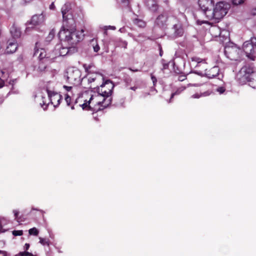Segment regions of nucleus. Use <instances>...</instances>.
Wrapping results in <instances>:
<instances>
[{
    "label": "nucleus",
    "mask_w": 256,
    "mask_h": 256,
    "mask_svg": "<svg viewBox=\"0 0 256 256\" xmlns=\"http://www.w3.org/2000/svg\"><path fill=\"white\" fill-rule=\"evenodd\" d=\"M100 89L98 88V92L96 94L102 110L108 106L111 102L110 96L112 94L114 84L111 81L106 80L100 85Z\"/></svg>",
    "instance_id": "1"
},
{
    "label": "nucleus",
    "mask_w": 256,
    "mask_h": 256,
    "mask_svg": "<svg viewBox=\"0 0 256 256\" xmlns=\"http://www.w3.org/2000/svg\"><path fill=\"white\" fill-rule=\"evenodd\" d=\"M228 12L226 6L223 2L216 4L213 10H211L206 12V16L208 19L214 20L218 21L222 18Z\"/></svg>",
    "instance_id": "2"
},
{
    "label": "nucleus",
    "mask_w": 256,
    "mask_h": 256,
    "mask_svg": "<svg viewBox=\"0 0 256 256\" xmlns=\"http://www.w3.org/2000/svg\"><path fill=\"white\" fill-rule=\"evenodd\" d=\"M50 88H51L50 87H48L47 88L48 99H46L42 96V98L43 99L42 104L40 103L44 110L46 109L47 106L49 104L50 102L54 107L58 106L60 104L62 100L61 95L58 92L51 90Z\"/></svg>",
    "instance_id": "3"
},
{
    "label": "nucleus",
    "mask_w": 256,
    "mask_h": 256,
    "mask_svg": "<svg viewBox=\"0 0 256 256\" xmlns=\"http://www.w3.org/2000/svg\"><path fill=\"white\" fill-rule=\"evenodd\" d=\"M238 75L246 80L250 86L256 88V72H253L250 68L244 66L240 70Z\"/></svg>",
    "instance_id": "4"
},
{
    "label": "nucleus",
    "mask_w": 256,
    "mask_h": 256,
    "mask_svg": "<svg viewBox=\"0 0 256 256\" xmlns=\"http://www.w3.org/2000/svg\"><path fill=\"white\" fill-rule=\"evenodd\" d=\"M246 56L252 60L256 57V38L253 37L250 40L245 42L242 46Z\"/></svg>",
    "instance_id": "5"
},
{
    "label": "nucleus",
    "mask_w": 256,
    "mask_h": 256,
    "mask_svg": "<svg viewBox=\"0 0 256 256\" xmlns=\"http://www.w3.org/2000/svg\"><path fill=\"white\" fill-rule=\"evenodd\" d=\"M242 53L241 50L233 43H230L225 46L224 54L231 60H238Z\"/></svg>",
    "instance_id": "6"
},
{
    "label": "nucleus",
    "mask_w": 256,
    "mask_h": 256,
    "mask_svg": "<svg viewBox=\"0 0 256 256\" xmlns=\"http://www.w3.org/2000/svg\"><path fill=\"white\" fill-rule=\"evenodd\" d=\"M80 106L83 110L98 111L102 110L98 103L96 94L90 96L88 100H86Z\"/></svg>",
    "instance_id": "7"
},
{
    "label": "nucleus",
    "mask_w": 256,
    "mask_h": 256,
    "mask_svg": "<svg viewBox=\"0 0 256 256\" xmlns=\"http://www.w3.org/2000/svg\"><path fill=\"white\" fill-rule=\"evenodd\" d=\"M80 72L78 68L71 67L67 69L66 74L65 76L69 83L75 84L80 82Z\"/></svg>",
    "instance_id": "8"
},
{
    "label": "nucleus",
    "mask_w": 256,
    "mask_h": 256,
    "mask_svg": "<svg viewBox=\"0 0 256 256\" xmlns=\"http://www.w3.org/2000/svg\"><path fill=\"white\" fill-rule=\"evenodd\" d=\"M74 50V48H68V47H63L60 44H58L56 46L54 49L53 51L54 56L52 58H54L60 56H64L69 54H71V50Z\"/></svg>",
    "instance_id": "9"
},
{
    "label": "nucleus",
    "mask_w": 256,
    "mask_h": 256,
    "mask_svg": "<svg viewBox=\"0 0 256 256\" xmlns=\"http://www.w3.org/2000/svg\"><path fill=\"white\" fill-rule=\"evenodd\" d=\"M219 68L217 66H214L209 70L206 69L204 72H195L200 76H205L209 78H212L217 76L219 74Z\"/></svg>",
    "instance_id": "10"
},
{
    "label": "nucleus",
    "mask_w": 256,
    "mask_h": 256,
    "mask_svg": "<svg viewBox=\"0 0 256 256\" xmlns=\"http://www.w3.org/2000/svg\"><path fill=\"white\" fill-rule=\"evenodd\" d=\"M84 32V30H82L80 32L74 30L72 36L70 38V40L68 43L73 46L82 40L84 36V34H83Z\"/></svg>",
    "instance_id": "11"
},
{
    "label": "nucleus",
    "mask_w": 256,
    "mask_h": 256,
    "mask_svg": "<svg viewBox=\"0 0 256 256\" xmlns=\"http://www.w3.org/2000/svg\"><path fill=\"white\" fill-rule=\"evenodd\" d=\"M172 30V34H171V36L173 38L181 36L184 34V28L182 24L179 22L174 24Z\"/></svg>",
    "instance_id": "12"
},
{
    "label": "nucleus",
    "mask_w": 256,
    "mask_h": 256,
    "mask_svg": "<svg viewBox=\"0 0 256 256\" xmlns=\"http://www.w3.org/2000/svg\"><path fill=\"white\" fill-rule=\"evenodd\" d=\"M74 30H69L68 29H62L58 32V37L62 40L67 42L68 43L71 36Z\"/></svg>",
    "instance_id": "13"
},
{
    "label": "nucleus",
    "mask_w": 256,
    "mask_h": 256,
    "mask_svg": "<svg viewBox=\"0 0 256 256\" xmlns=\"http://www.w3.org/2000/svg\"><path fill=\"white\" fill-rule=\"evenodd\" d=\"M198 4L206 16V12L210 10V8L213 6L214 1L213 0H198Z\"/></svg>",
    "instance_id": "14"
},
{
    "label": "nucleus",
    "mask_w": 256,
    "mask_h": 256,
    "mask_svg": "<svg viewBox=\"0 0 256 256\" xmlns=\"http://www.w3.org/2000/svg\"><path fill=\"white\" fill-rule=\"evenodd\" d=\"M34 56H37L40 61H44L48 62L50 58V56H48V54H46V50L43 48H34Z\"/></svg>",
    "instance_id": "15"
},
{
    "label": "nucleus",
    "mask_w": 256,
    "mask_h": 256,
    "mask_svg": "<svg viewBox=\"0 0 256 256\" xmlns=\"http://www.w3.org/2000/svg\"><path fill=\"white\" fill-rule=\"evenodd\" d=\"M45 18L42 14L34 15L31 19L30 24L34 26L40 25L44 23Z\"/></svg>",
    "instance_id": "16"
},
{
    "label": "nucleus",
    "mask_w": 256,
    "mask_h": 256,
    "mask_svg": "<svg viewBox=\"0 0 256 256\" xmlns=\"http://www.w3.org/2000/svg\"><path fill=\"white\" fill-rule=\"evenodd\" d=\"M88 80L89 84H90L94 81H100L101 80H103L104 77L100 73L96 72L94 74H90L89 73L88 74Z\"/></svg>",
    "instance_id": "17"
},
{
    "label": "nucleus",
    "mask_w": 256,
    "mask_h": 256,
    "mask_svg": "<svg viewBox=\"0 0 256 256\" xmlns=\"http://www.w3.org/2000/svg\"><path fill=\"white\" fill-rule=\"evenodd\" d=\"M18 48V44L15 40H10L8 41V45L6 48V52L8 54H12Z\"/></svg>",
    "instance_id": "18"
},
{
    "label": "nucleus",
    "mask_w": 256,
    "mask_h": 256,
    "mask_svg": "<svg viewBox=\"0 0 256 256\" xmlns=\"http://www.w3.org/2000/svg\"><path fill=\"white\" fill-rule=\"evenodd\" d=\"M10 34L14 38H18L21 35V32L19 28L14 24L10 30Z\"/></svg>",
    "instance_id": "19"
},
{
    "label": "nucleus",
    "mask_w": 256,
    "mask_h": 256,
    "mask_svg": "<svg viewBox=\"0 0 256 256\" xmlns=\"http://www.w3.org/2000/svg\"><path fill=\"white\" fill-rule=\"evenodd\" d=\"M70 10V6L68 4H64L62 8L61 11L64 20H66L68 18V13Z\"/></svg>",
    "instance_id": "20"
},
{
    "label": "nucleus",
    "mask_w": 256,
    "mask_h": 256,
    "mask_svg": "<svg viewBox=\"0 0 256 256\" xmlns=\"http://www.w3.org/2000/svg\"><path fill=\"white\" fill-rule=\"evenodd\" d=\"M167 20V16L165 14H160L156 18V22L160 26H162Z\"/></svg>",
    "instance_id": "21"
},
{
    "label": "nucleus",
    "mask_w": 256,
    "mask_h": 256,
    "mask_svg": "<svg viewBox=\"0 0 256 256\" xmlns=\"http://www.w3.org/2000/svg\"><path fill=\"white\" fill-rule=\"evenodd\" d=\"M48 62L44 61H40L38 63V65L36 68V70L40 72H44L46 68V62Z\"/></svg>",
    "instance_id": "22"
},
{
    "label": "nucleus",
    "mask_w": 256,
    "mask_h": 256,
    "mask_svg": "<svg viewBox=\"0 0 256 256\" xmlns=\"http://www.w3.org/2000/svg\"><path fill=\"white\" fill-rule=\"evenodd\" d=\"M192 62H194L198 63V64L196 66H198L202 65V67L204 68L206 66V64L203 62V60L200 58L198 57H193L192 58Z\"/></svg>",
    "instance_id": "23"
},
{
    "label": "nucleus",
    "mask_w": 256,
    "mask_h": 256,
    "mask_svg": "<svg viewBox=\"0 0 256 256\" xmlns=\"http://www.w3.org/2000/svg\"><path fill=\"white\" fill-rule=\"evenodd\" d=\"M210 94V93L208 92H200V93H196L194 94H192L190 98H199L202 96H206Z\"/></svg>",
    "instance_id": "24"
},
{
    "label": "nucleus",
    "mask_w": 256,
    "mask_h": 256,
    "mask_svg": "<svg viewBox=\"0 0 256 256\" xmlns=\"http://www.w3.org/2000/svg\"><path fill=\"white\" fill-rule=\"evenodd\" d=\"M134 23L140 28H143L145 26V22L140 20L136 19L134 21Z\"/></svg>",
    "instance_id": "25"
},
{
    "label": "nucleus",
    "mask_w": 256,
    "mask_h": 256,
    "mask_svg": "<svg viewBox=\"0 0 256 256\" xmlns=\"http://www.w3.org/2000/svg\"><path fill=\"white\" fill-rule=\"evenodd\" d=\"M28 233L30 235L37 236L39 233V232L36 228H33L28 230Z\"/></svg>",
    "instance_id": "26"
},
{
    "label": "nucleus",
    "mask_w": 256,
    "mask_h": 256,
    "mask_svg": "<svg viewBox=\"0 0 256 256\" xmlns=\"http://www.w3.org/2000/svg\"><path fill=\"white\" fill-rule=\"evenodd\" d=\"M185 89H186L185 86H182V87L179 88L175 92L172 93V94L170 99H172L174 96L176 95V94H180Z\"/></svg>",
    "instance_id": "27"
},
{
    "label": "nucleus",
    "mask_w": 256,
    "mask_h": 256,
    "mask_svg": "<svg viewBox=\"0 0 256 256\" xmlns=\"http://www.w3.org/2000/svg\"><path fill=\"white\" fill-rule=\"evenodd\" d=\"M40 239V243L42 245H49V241L48 240L42 238L41 237L39 238Z\"/></svg>",
    "instance_id": "28"
},
{
    "label": "nucleus",
    "mask_w": 256,
    "mask_h": 256,
    "mask_svg": "<svg viewBox=\"0 0 256 256\" xmlns=\"http://www.w3.org/2000/svg\"><path fill=\"white\" fill-rule=\"evenodd\" d=\"M128 45V43L122 40H120L119 44H118V46L122 47L124 48H126Z\"/></svg>",
    "instance_id": "29"
},
{
    "label": "nucleus",
    "mask_w": 256,
    "mask_h": 256,
    "mask_svg": "<svg viewBox=\"0 0 256 256\" xmlns=\"http://www.w3.org/2000/svg\"><path fill=\"white\" fill-rule=\"evenodd\" d=\"M12 234L14 236H20L23 234L22 230H14L12 232Z\"/></svg>",
    "instance_id": "30"
},
{
    "label": "nucleus",
    "mask_w": 256,
    "mask_h": 256,
    "mask_svg": "<svg viewBox=\"0 0 256 256\" xmlns=\"http://www.w3.org/2000/svg\"><path fill=\"white\" fill-rule=\"evenodd\" d=\"M18 255L20 256H34L32 253H30L28 252H20L18 253Z\"/></svg>",
    "instance_id": "31"
},
{
    "label": "nucleus",
    "mask_w": 256,
    "mask_h": 256,
    "mask_svg": "<svg viewBox=\"0 0 256 256\" xmlns=\"http://www.w3.org/2000/svg\"><path fill=\"white\" fill-rule=\"evenodd\" d=\"M48 87L51 88V90L54 91V83L50 82H48L46 84V91Z\"/></svg>",
    "instance_id": "32"
},
{
    "label": "nucleus",
    "mask_w": 256,
    "mask_h": 256,
    "mask_svg": "<svg viewBox=\"0 0 256 256\" xmlns=\"http://www.w3.org/2000/svg\"><path fill=\"white\" fill-rule=\"evenodd\" d=\"M13 212L15 216V219L18 222H22L20 218H18V212L17 210H14Z\"/></svg>",
    "instance_id": "33"
},
{
    "label": "nucleus",
    "mask_w": 256,
    "mask_h": 256,
    "mask_svg": "<svg viewBox=\"0 0 256 256\" xmlns=\"http://www.w3.org/2000/svg\"><path fill=\"white\" fill-rule=\"evenodd\" d=\"M232 3L234 5H238L242 4L244 0H232Z\"/></svg>",
    "instance_id": "34"
},
{
    "label": "nucleus",
    "mask_w": 256,
    "mask_h": 256,
    "mask_svg": "<svg viewBox=\"0 0 256 256\" xmlns=\"http://www.w3.org/2000/svg\"><path fill=\"white\" fill-rule=\"evenodd\" d=\"M226 90V89L224 87H222V86H220V87H218V88H217L216 89V91L220 94H223Z\"/></svg>",
    "instance_id": "35"
},
{
    "label": "nucleus",
    "mask_w": 256,
    "mask_h": 256,
    "mask_svg": "<svg viewBox=\"0 0 256 256\" xmlns=\"http://www.w3.org/2000/svg\"><path fill=\"white\" fill-rule=\"evenodd\" d=\"M116 27L114 26H104V30H116ZM104 34H106V31L104 32Z\"/></svg>",
    "instance_id": "36"
},
{
    "label": "nucleus",
    "mask_w": 256,
    "mask_h": 256,
    "mask_svg": "<svg viewBox=\"0 0 256 256\" xmlns=\"http://www.w3.org/2000/svg\"><path fill=\"white\" fill-rule=\"evenodd\" d=\"M55 34V30L53 29L49 33V35L48 36V39H52L54 37Z\"/></svg>",
    "instance_id": "37"
},
{
    "label": "nucleus",
    "mask_w": 256,
    "mask_h": 256,
    "mask_svg": "<svg viewBox=\"0 0 256 256\" xmlns=\"http://www.w3.org/2000/svg\"><path fill=\"white\" fill-rule=\"evenodd\" d=\"M65 100L67 104V105L70 106V98L68 94L66 95Z\"/></svg>",
    "instance_id": "38"
},
{
    "label": "nucleus",
    "mask_w": 256,
    "mask_h": 256,
    "mask_svg": "<svg viewBox=\"0 0 256 256\" xmlns=\"http://www.w3.org/2000/svg\"><path fill=\"white\" fill-rule=\"evenodd\" d=\"M164 60H162V70H164L168 69V63H164Z\"/></svg>",
    "instance_id": "39"
},
{
    "label": "nucleus",
    "mask_w": 256,
    "mask_h": 256,
    "mask_svg": "<svg viewBox=\"0 0 256 256\" xmlns=\"http://www.w3.org/2000/svg\"><path fill=\"white\" fill-rule=\"evenodd\" d=\"M151 78H152V80L154 85H155V84L157 82L156 78L154 76L152 75Z\"/></svg>",
    "instance_id": "40"
},
{
    "label": "nucleus",
    "mask_w": 256,
    "mask_h": 256,
    "mask_svg": "<svg viewBox=\"0 0 256 256\" xmlns=\"http://www.w3.org/2000/svg\"><path fill=\"white\" fill-rule=\"evenodd\" d=\"M64 88L68 92H70L72 89V86H64Z\"/></svg>",
    "instance_id": "41"
},
{
    "label": "nucleus",
    "mask_w": 256,
    "mask_h": 256,
    "mask_svg": "<svg viewBox=\"0 0 256 256\" xmlns=\"http://www.w3.org/2000/svg\"><path fill=\"white\" fill-rule=\"evenodd\" d=\"M185 79H186L185 76H180L178 78V80L180 81V82L184 80Z\"/></svg>",
    "instance_id": "42"
},
{
    "label": "nucleus",
    "mask_w": 256,
    "mask_h": 256,
    "mask_svg": "<svg viewBox=\"0 0 256 256\" xmlns=\"http://www.w3.org/2000/svg\"><path fill=\"white\" fill-rule=\"evenodd\" d=\"M100 49V48L98 44L94 46V50L95 52H98Z\"/></svg>",
    "instance_id": "43"
},
{
    "label": "nucleus",
    "mask_w": 256,
    "mask_h": 256,
    "mask_svg": "<svg viewBox=\"0 0 256 256\" xmlns=\"http://www.w3.org/2000/svg\"><path fill=\"white\" fill-rule=\"evenodd\" d=\"M55 8V6H54V2H52L50 6V10H54Z\"/></svg>",
    "instance_id": "44"
},
{
    "label": "nucleus",
    "mask_w": 256,
    "mask_h": 256,
    "mask_svg": "<svg viewBox=\"0 0 256 256\" xmlns=\"http://www.w3.org/2000/svg\"><path fill=\"white\" fill-rule=\"evenodd\" d=\"M30 248V244H26L24 246V249L28 250Z\"/></svg>",
    "instance_id": "45"
},
{
    "label": "nucleus",
    "mask_w": 256,
    "mask_h": 256,
    "mask_svg": "<svg viewBox=\"0 0 256 256\" xmlns=\"http://www.w3.org/2000/svg\"><path fill=\"white\" fill-rule=\"evenodd\" d=\"M4 84V82L0 78V88H2Z\"/></svg>",
    "instance_id": "46"
},
{
    "label": "nucleus",
    "mask_w": 256,
    "mask_h": 256,
    "mask_svg": "<svg viewBox=\"0 0 256 256\" xmlns=\"http://www.w3.org/2000/svg\"><path fill=\"white\" fill-rule=\"evenodd\" d=\"M3 220H4V218L0 219V230H2V221Z\"/></svg>",
    "instance_id": "47"
},
{
    "label": "nucleus",
    "mask_w": 256,
    "mask_h": 256,
    "mask_svg": "<svg viewBox=\"0 0 256 256\" xmlns=\"http://www.w3.org/2000/svg\"><path fill=\"white\" fill-rule=\"evenodd\" d=\"M129 70L132 71V72H139L140 70H138V69H132L131 68H130Z\"/></svg>",
    "instance_id": "48"
},
{
    "label": "nucleus",
    "mask_w": 256,
    "mask_h": 256,
    "mask_svg": "<svg viewBox=\"0 0 256 256\" xmlns=\"http://www.w3.org/2000/svg\"><path fill=\"white\" fill-rule=\"evenodd\" d=\"M138 88V87L137 86H132L130 88V89L132 90H137Z\"/></svg>",
    "instance_id": "49"
},
{
    "label": "nucleus",
    "mask_w": 256,
    "mask_h": 256,
    "mask_svg": "<svg viewBox=\"0 0 256 256\" xmlns=\"http://www.w3.org/2000/svg\"><path fill=\"white\" fill-rule=\"evenodd\" d=\"M16 80H10V84L13 85L16 82Z\"/></svg>",
    "instance_id": "50"
},
{
    "label": "nucleus",
    "mask_w": 256,
    "mask_h": 256,
    "mask_svg": "<svg viewBox=\"0 0 256 256\" xmlns=\"http://www.w3.org/2000/svg\"><path fill=\"white\" fill-rule=\"evenodd\" d=\"M26 2H30L32 0H24Z\"/></svg>",
    "instance_id": "51"
},
{
    "label": "nucleus",
    "mask_w": 256,
    "mask_h": 256,
    "mask_svg": "<svg viewBox=\"0 0 256 256\" xmlns=\"http://www.w3.org/2000/svg\"><path fill=\"white\" fill-rule=\"evenodd\" d=\"M256 14V9H254V10L253 14L254 15Z\"/></svg>",
    "instance_id": "52"
},
{
    "label": "nucleus",
    "mask_w": 256,
    "mask_h": 256,
    "mask_svg": "<svg viewBox=\"0 0 256 256\" xmlns=\"http://www.w3.org/2000/svg\"><path fill=\"white\" fill-rule=\"evenodd\" d=\"M71 108H72V110H74V106H72L71 107Z\"/></svg>",
    "instance_id": "53"
},
{
    "label": "nucleus",
    "mask_w": 256,
    "mask_h": 256,
    "mask_svg": "<svg viewBox=\"0 0 256 256\" xmlns=\"http://www.w3.org/2000/svg\"><path fill=\"white\" fill-rule=\"evenodd\" d=\"M160 56H162V52H160Z\"/></svg>",
    "instance_id": "54"
},
{
    "label": "nucleus",
    "mask_w": 256,
    "mask_h": 256,
    "mask_svg": "<svg viewBox=\"0 0 256 256\" xmlns=\"http://www.w3.org/2000/svg\"><path fill=\"white\" fill-rule=\"evenodd\" d=\"M2 250H0V254L2 253Z\"/></svg>",
    "instance_id": "55"
}]
</instances>
